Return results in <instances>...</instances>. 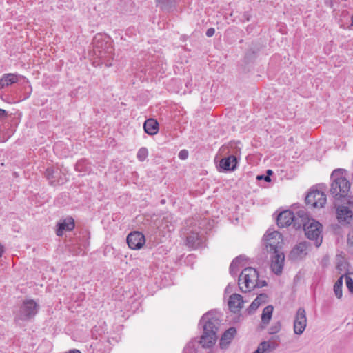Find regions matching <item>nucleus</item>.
<instances>
[{
	"instance_id": "nucleus-36",
	"label": "nucleus",
	"mask_w": 353,
	"mask_h": 353,
	"mask_svg": "<svg viewBox=\"0 0 353 353\" xmlns=\"http://www.w3.org/2000/svg\"><path fill=\"white\" fill-rule=\"evenodd\" d=\"M184 353H196L194 343L192 342L189 343L184 348Z\"/></svg>"
},
{
	"instance_id": "nucleus-4",
	"label": "nucleus",
	"mask_w": 353,
	"mask_h": 353,
	"mask_svg": "<svg viewBox=\"0 0 353 353\" xmlns=\"http://www.w3.org/2000/svg\"><path fill=\"white\" fill-rule=\"evenodd\" d=\"M93 50L96 56L104 61L105 66L109 67L112 64L111 60L113 59L112 46L101 38V36H96L93 39Z\"/></svg>"
},
{
	"instance_id": "nucleus-19",
	"label": "nucleus",
	"mask_w": 353,
	"mask_h": 353,
	"mask_svg": "<svg viewBox=\"0 0 353 353\" xmlns=\"http://www.w3.org/2000/svg\"><path fill=\"white\" fill-rule=\"evenodd\" d=\"M236 333V330L231 327L225 330L221 337L219 345L221 349H225L230 343Z\"/></svg>"
},
{
	"instance_id": "nucleus-30",
	"label": "nucleus",
	"mask_w": 353,
	"mask_h": 353,
	"mask_svg": "<svg viewBox=\"0 0 353 353\" xmlns=\"http://www.w3.org/2000/svg\"><path fill=\"white\" fill-rule=\"evenodd\" d=\"M66 230V220L64 219L61 222L57 223V229L56 234L57 236H61L63 234V231Z\"/></svg>"
},
{
	"instance_id": "nucleus-18",
	"label": "nucleus",
	"mask_w": 353,
	"mask_h": 353,
	"mask_svg": "<svg viewBox=\"0 0 353 353\" xmlns=\"http://www.w3.org/2000/svg\"><path fill=\"white\" fill-rule=\"evenodd\" d=\"M243 296L239 294H232L228 300V307L233 313H236L243 307Z\"/></svg>"
},
{
	"instance_id": "nucleus-31",
	"label": "nucleus",
	"mask_w": 353,
	"mask_h": 353,
	"mask_svg": "<svg viewBox=\"0 0 353 353\" xmlns=\"http://www.w3.org/2000/svg\"><path fill=\"white\" fill-rule=\"evenodd\" d=\"M260 306V303H258V301L254 300L252 303L250 304L249 307L246 310V312L248 314H252L255 312V311L258 309V307Z\"/></svg>"
},
{
	"instance_id": "nucleus-55",
	"label": "nucleus",
	"mask_w": 353,
	"mask_h": 353,
	"mask_svg": "<svg viewBox=\"0 0 353 353\" xmlns=\"http://www.w3.org/2000/svg\"><path fill=\"white\" fill-rule=\"evenodd\" d=\"M183 40H185V36H183Z\"/></svg>"
},
{
	"instance_id": "nucleus-13",
	"label": "nucleus",
	"mask_w": 353,
	"mask_h": 353,
	"mask_svg": "<svg viewBox=\"0 0 353 353\" xmlns=\"http://www.w3.org/2000/svg\"><path fill=\"white\" fill-rule=\"evenodd\" d=\"M126 241L129 248L132 250L141 248L145 242L144 235L138 231L130 232L128 235Z\"/></svg>"
},
{
	"instance_id": "nucleus-9",
	"label": "nucleus",
	"mask_w": 353,
	"mask_h": 353,
	"mask_svg": "<svg viewBox=\"0 0 353 353\" xmlns=\"http://www.w3.org/2000/svg\"><path fill=\"white\" fill-rule=\"evenodd\" d=\"M336 208V214L338 221L341 225H351L353 223V212L347 207L344 205H337L334 203Z\"/></svg>"
},
{
	"instance_id": "nucleus-51",
	"label": "nucleus",
	"mask_w": 353,
	"mask_h": 353,
	"mask_svg": "<svg viewBox=\"0 0 353 353\" xmlns=\"http://www.w3.org/2000/svg\"><path fill=\"white\" fill-rule=\"evenodd\" d=\"M351 26H353V14L351 17Z\"/></svg>"
},
{
	"instance_id": "nucleus-6",
	"label": "nucleus",
	"mask_w": 353,
	"mask_h": 353,
	"mask_svg": "<svg viewBox=\"0 0 353 353\" xmlns=\"http://www.w3.org/2000/svg\"><path fill=\"white\" fill-rule=\"evenodd\" d=\"M263 241L268 253L282 250L283 236L278 231L268 230L263 237Z\"/></svg>"
},
{
	"instance_id": "nucleus-47",
	"label": "nucleus",
	"mask_w": 353,
	"mask_h": 353,
	"mask_svg": "<svg viewBox=\"0 0 353 353\" xmlns=\"http://www.w3.org/2000/svg\"><path fill=\"white\" fill-rule=\"evenodd\" d=\"M68 353H81L79 350L73 349L68 352Z\"/></svg>"
},
{
	"instance_id": "nucleus-8",
	"label": "nucleus",
	"mask_w": 353,
	"mask_h": 353,
	"mask_svg": "<svg viewBox=\"0 0 353 353\" xmlns=\"http://www.w3.org/2000/svg\"><path fill=\"white\" fill-rule=\"evenodd\" d=\"M305 203L312 208H323L326 203V195L322 191L312 189L306 195Z\"/></svg>"
},
{
	"instance_id": "nucleus-43",
	"label": "nucleus",
	"mask_w": 353,
	"mask_h": 353,
	"mask_svg": "<svg viewBox=\"0 0 353 353\" xmlns=\"http://www.w3.org/2000/svg\"><path fill=\"white\" fill-rule=\"evenodd\" d=\"M215 30L214 28H210L206 31V36L208 37H211L214 34Z\"/></svg>"
},
{
	"instance_id": "nucleus-1",
	"label": "nucleus",
	"mask_w": 353,
	"mask_h": 353,
	"mask_svg": "<svg viewBox=\"0 0 353 353\" xmlns=\"http://www.w3.org/2000/svg\"><path fill=\"white\" fill-rule=\"evenodd\" d=\"M220 325L221 319L216 310H210L202 316L199 325L203 327V334L199 341L203 347L210 348L215 344Z\"/></svg>"
},
{
	"instance_id": "nucleus-33",
	"label": "nucleus",
	"mask_w": 353,
	"mask_h": 353,
	"mask_svg": "<svg viewBox=\"0 0 353 353\" xmlns=\"http://www.w3.org/2000/svg\"><path fill=\"white\" fill-rule=\"evenodd\" d=\"M281 328V323L280 321L276 322L273 325H272L269 330V333L270 334H274L278 333Z\"/></svg>"
},
{
	"instance_id": "nucleus-32",
	"label": "nucleus",
	"mask_w": 353,
	"mask_h": 353,
	"mask_svg": "<svg viewBox=\"0 0 353 353\" xmlns=\"http://www.w3.org/2000/svg\"><path fill=\"white\" fill-rule=\"evenodd\" d=\"M105 330L103 327L101 326H94L92 330V338L97 339V336H100L102 333H104Z\"/></svg>"
},
{
	"instance_id": "nucleus-3",
	"label": "nucleus",
	"mask_w": 353,
	"mask_h": 353,
	"mask_svg": "<svg viewBox=\"0 0 353 353\" xmlns=\"http://www.w3.org/2000/svg\"><path fill=\"white\" fill-rule=\"evenodd\" d=\"M75 228L74 219L71 216H68V242H70V246L77 245V248L75 247L70 248V252L74 254H79L83 252V248H85L87 243L86 234L85 232H79V233L72 232V230ZM69 245L68 244V247Z\"/></svg>"
},
{
	"instance_id": "nucleus-50",
	"label": "nucleus",
	"mask_w": 353,
	"mask_h": 353,
	"mask_svg": "<svg viewBox=\"0 0 353 353\" xmlns=\"http://www.w3.org/2000/svg\"><path fill=\"white\" fill-rule=\"evenodd\" d=\"M341 265H340V264H339V265H337V268H338L339 270H342V267H341Z\"/></svg>"
},
{
	"instance_id": "nucleus-29",
	"label": "nucleus",
	"mask_w": 353,
	"mask_h": 353,
	"mask_svg": "<svg viewBox=\"0 0 353 353\" xmlns=\"http://www.w3.org/2000/svg\"><path fill=\"white\" fill-rule=\"evenodd\" d=\"M148 155V151L146 148H141L137 152V157L140 161H143Z\"/></svg>"
},
{
	"instance_id": "nucleus-41",
	"label": "nucleus",
	"mask_w": 353,
	"mask_h": 353,
	"mask_svg": "<svg viewBox=\"0 0 353 353\" xmlns=\"http://www.w3.org/2000/svg\"><path fill=\"white\" fill-rule=\"evenodd\" d=\"M256 179L259 180V181L264 180V181H265L267 182H270L271 181L270 176H266V175H263V174L258 175L256 176Z\"/></svg>"
},
{
	"instance_id": "nucleus-53",
	"label": "nucleus",
	"mask_w": 353,
	"mask_h": 353,
	"mask_svg": "<svg viewBox=\"0 0 353 353\" xmlns=\"http://www.w3.org/2000/svg\"><path fill=\"white\" fill-rule=\"evenodd\" d=\"M230 285H228L225 289L226 292H228V290H230V288H229Z\"/></svg>"
},
{
	"instance_id": "nucleus-15",
	"label": "nucleus",
	"mask_w": 353,
	"mask_h": 353,
	"mask_svg": "<svg viewBox=\"0 0 353 353\" xmlns=\"http://www.w3.org/2000/svg\"><path fill=\"white\" fill-rule=\"evenodd\" d=\"M279 336H275L268 341H262L253 353H270L279 346Z\"/></svg>"
},
{
	"instance_id": "nucleus-38",
	"label": "nucleus",
	"mask_w": 353,
	"mask_h": 353,
	"mask_svg": "<svg viewBox=\"0 0 353 353\" xmlns=\"http://www.w3.org/2000/svg\"><path fill=\"white\" fill-rule=\"evenodd\" d=\"M268 285V283L265 280H259L258 278V281L254 283V288H260L262 287H265Z\"/></svg>"
},
{
	"instance_id": "nucleus-48",
	"label": "nucleus",
	"mask_w": 353,
	"mask_h": 353,
	"mask_svg": "<svg viewBox=\"0 0 353 353\" xmlns=\"http://www.w3.org/2000/svg\"><path fill=\"white\" fill-rule=\"evenodd\" d=\"M3 245L0 243V257H1L2 254H3Z\"/></svg>"
},
{
	"instance_id": "nucleus-20",
	"label": "nucleus",
	"mask_w": 353,
	"mask_h": 353,
	"mask_svg": "<svg viewBox=\"0 0 353 353\" xmlns=\"http://www.w3.org/2000/svg\"><path fill=\"white\" fill-rule=\"evenodd\" d=\"M202 243L201 236L197 232L191 231L186 237V245L193 249L198 248Z\"/></svg>"
},
{
	"instance_id": "nucleus-2",
	"label": "nucleus",
	"mask_w": 353,
	"mask_h": 353,
	"mask_svg": "<svg viewBox=\"0 0 353 353\" xmlns=\"http://www.w3.org/2000/svg\"><path fill=\"white\" fill-rule=\"evenodd\" d=\"M346 170L337 168L333 170L330 179L332 181L330 193L335 201H342L343 199H347V204L351 205L353 202L348 197L351 183L346 179Z\"/></svg>"
},
{
	"instance_id": "nucleus-24",
	"label": "nucleus",
	"mask_w": 353,
	"mask_h": 353,
	"mask_svg": "<svg viewBox=\"0 0 353 353\" xmlns=\"http://www.w3.org/2000/svg\"><path fill=\"white\" fill-rule=\"evenodd\" d=\"M273 306L268 305L266 306L262 312L261 314V322L264 325H268L272 318V312H273Z\"/></svg>"
},
{
	"instance_id": "nucleus-45",
	"label": "nucleus",
	"mask_w": 353,
	"mask_h": 353,
	"mask_svg": "<svg viewBox=\"0 0 353 353\" xmlns=\"http://www.w3.org/2000/svg\"><path fill=\"white\" fill-rule=\"evenodd\" d=\"M238 272V268L236 267H233V268L232 269L231 268V265H230V273L232 275V276H234Z\"/></svg>"
},
{
	"instance_id": "nucleus-40",
	"label": "nucleus",
	"mask_w": 353,
	"mask_h": 353,
	"mask_svg": "<svg viewBox=\"0 0 353 353\" xmlns=\"http://www.w3.org/2000/svg\"><path fill=\"white\" fill-rule=\"evenodd\" d=\"M188 157V152L185 150H183L181 151H180V152L179 153V157L181 159H186Z\"/></svg>"
},
{
	"instance_id": "nucleus-11",
	"label": "nucleus",
	"mask_w": 353,
	"mask_h": 353,
	"mask_svg": "<svg viewBox=\"0 0 353 353\" xmlns=\"http://www.w3.org/2000/svg\"><path fill=\"white\" fill-rule=\"evenodd\" d=\"M270 254H271V270L274 274L279 275L282 273L283 269L285 254L283 250Z\"/></svg>"
},
{
	"instance_id": "nucleus-14",
	"label": "nucleus",
	"mask_w": 353,
	"mask_h": 353,
	"mask_svg": "<svg viewBox=\"0 0 353 353\" xmlns=\"http://www.w3.org/2000/svg\"><path fill=\"white\" fill-rule=\"evenodd\" d=\"M238 159L234 155H229L222 158L217 166L220 172H232L234 171L237 168Z\"/></svg>"
},
{
	"instance_id": "nucleus-16",
	"label": "nucleus",
	"mask_w": 353,
	"mask_h": 353,
	"mask_svg": "<svg viewBox=\"0 0 353 353\" xmlns=\"http://www.w3.org/2000/svg\"><path fill=\"white\" fill-rule=\"evenodd\" d=\"M294 219V213L290 210H285L280 212L276 216V223L279 228H285L290 225Z\"/></svg>"
},
{
	"instance_id": "nucleus-26",
	"label": "nucleus",
	"mask_w": 353,
	"mask_h": 353,
	"mask_svg": "<svg viewBox=\"0 0 353 353\" xmlns=\"http://www.w3.org/2000/svg\"><path fill=\"white\" fill-rule=\"evenodd\" d=\"M304 224H306V221L304 219H301L299 218H296L294 215V219H293V222L291 225L296 230H299L301 228L304 229Z\"/></svg>"
},
{
	"instance_id": "nucleus-39",
	"label": "nucleus",
	"mask_w": 353,
	"mask_h": 353,
	"mask_svg": "<svg viewBox=\"0 0 353 353\" xmlns=\"http://www.w3.org/2000/svg\"><path fill=\"white\" fill-rule=\"evenodd\" d=\"M54 171L51 168H48L46 171V176L48 179H53L55 176H54Z\"/></svg>"
},
{
	"instance_id": "nucleus-44",
	"label": "nucleus",
	"mask_w": 353,
	"mask_h": 353,
	"mask_svg": "<svg viewBox=\"0 0 353 353\" xmlns=\"http://www.w3.org/2000/svg\"><path fill=\"white\" fill-rule=\"evenodd\" d=\"M7 116H8V112L3 109H0V119H5L7 117Z\"/></svg>"
},
{
	"instance_id": "nucleus-7",
	"label": "nucleus",
	"mask_w": 353,
	"mask_h": 353,
	"mask_svg": "<svg viewBox=\"0 0 353 353\" xmlns=\"http://www.w3.org/2000/svg\"><path fill=\"white\" fill-rule=\"evenodd\" d=\"M321 228L322 225L314 219H311L306 222V224H304L303 230L305 236L310 240H314L315 246L317 248L322 243Z\"/></svg>"
},
{
	"instance_id": "nucleus-49",
	"label": "nucleus",
	"mask_w": 353,
	"mask_h": 353,
	"mask_svg": "<svg viewBox=\"0 0 353 353\" xmlns=\"http://www.w3.org/2000/svg\"><path fill=\"white\" fill-rule=\"evenodd\" d=\"M266 173H267V175H266V176H270V175H271V174H272L273 172H272V170H267V172H266Z\"/></svg>"
},
{
	"instance_id": "nucleus-54",
	"label": "nucleus",
	"mask_w": 353,
	"mask_h": 353,
	"mask_svg": "<svg viewBox=\"0 0 353 353\" xmlns=\"http://www.w3.org/2000/svg\"><path fill=\"white\" fill-rule=\"evenodd\" d=\"M165 203V200L164 199L161 200V203Z\"/></svg>"
},
{
	"instance_id": "nucleus-22",
	"label": "nucleus",
	"mask_w": 353,
	"mask_h": 353,
	"mask_svg": "<svg viewBox=\"0 0 353 353\" xmlns=\"http://www.w3.org/2000/svg\"><path fill=\"white\" fill-rule=\"evenodd\" d=\"M18 81L17 75L12 73L5 74L0 79V90L9 86Z\"/></svg>"
},
{
	"instance_id": "nucleus-12",
	"label": "nucleus",
	"mask_w": 353,
	"mask_h": 353,
	"mask_svg": "<svg viewBox=\"0 0 353 353\" xmlns=\"http://www.w3.org/2000/svg\"><path fill=\"white\" fill-rule=\"evenodd\" d=\"M307 325L306 312L304 308L299 307L294 321V332L296 334L301 335Z\"/></svg>"
},
{
	"instance_id": "nucleus-42",
	"label": "nucleus",
	"mask_w": 353,
	"mask_h": 353,
	"mask_svg": "<svg viewBox=\"0 0 353 353\" xmlns=\"http://www.w3.org/2000/svg\"><path fill=\"white\" fill-rule=\"evenodd\" d=\"M348 244L353 245V230L350 231L347 235Z\"/></svg>"
},
{
	"instance_id": "nucleus-23",
	"label": "nucleus",
	"mask_w": 353,
	"mask_h": 353,
	"mask_svg": "<svg viewBox=\"0 0 353 353\" xmlns=\"http://www.w3.org/2000/svg\"><path fill=\"white\" fill-rule=\"evenodd\" d=\"M155 1L161 10L168 12L174 8L176 3V0H155Z\"/></svg>"
},
{
	"instance_id": "nucleus-5",
	"label": "nucleus",
	"mask_w": 353,
	"mask_h": 353,
	"mask_svg": "<svg viewBox=\"0 0 353 353\" xmlns=\"http://www.w3.org/2000/svg\"><path fill=\"white\" fill-rule=\"evenodd\" d=\"M259 273L252 267L243 270L239 276V286L242 292H250L254 289V283L258 281Z\"/></svg>"
},
{
	"instance_id": "nucleus-52",
	"label": "nucleus",
	"mask_w": 353,
	"mask_h": 353,
	"mask_svg": "<svg viewBox=\"0 0 353 353\" xmlns=\"http://www.w3.org/2000/svg\"><path fill=\"white\" fill-rule=\"evenodd\" d=\"M230 285H228L225 289L226 292H228V290H230V288H229Z\"/></svg>"
},
{
	"instance_id": "nucleus-28",
	"label": "nucleus",
	"mask_w": 353,
	"mask_h": 353,
	"mask_svg": "<svg viewBox=\"0 0 353 353\" xmlns=\"http://www.w3.org/2000/svg\"><path fill=\"white\" fill-rule=\"evenodd\" d=\"M296 218H299L301 219H304L307 222V221L311 220L312 218H310L305 209L304 208H302L301 209H299L296 212Z\"/></svg>"
},
{
	"instance_id": "nucleus-46",
	"label": "nucleus",
	"mask_w": 353,
	"mask_h": 353,
	"mask_svg": "<svg viewBox=\"0 0 353 353\" xmlns=\"http://www.w3.org/2000/svg\"><path fill=\"white\" fill-rule=\"evenodd\" d=\"M324 3L329 7H332L333 0H324Z\"/></svg>"
},
{
	"instance_id": "nucleus-10",
	"label": "nucleus",
	"mask_w": 353,
	"mask_h": 353,
	"mask_svg": "<svg viewBox=\"0 0 353 353\" xmlns=\"http://www.w3.org/2000/svg\"><path fill=\"white\" fill-rule=\"evenodd\" d=\"M37 313V304L33 300L25 301L20 308L18 318L21 320H28Z\"/></svg>"
},
{
	"instance_id": "nucleus-37",
	"label": "nucleus",
	"mask_w": 353,
	"mask_h": 353,
	"mask_svg": "<svg viewBox=\"0 0 353 353\" xmlns=\"http://www.w3.org/2000/svg\"><path fill=\"white\" fill-rule=\"evenodd\" d=\"M267 294L265 293H261L259 295H258L254 300L256 301L258 300V303H260L261 305V303H265L267 301Z\"/></svg>"
},
{
	"instance_id": "nucleus-21",
	"label": "nucleus",
	"mask_w": 353,
	"mask_h": 353,
	"mask_svg": "<svg viewBox=\"0 0 353 353\" xmlns=\"http://www.w3.org/2000/svg\"><path fill=\"white\" fill-rule=\"evenodd\" d=\"M143 128L148 134L154 135L158 132L159 123L154 119H148L144 122Z\"/></svg>"
},
{
	"instance_id": "nucleus-34",
	"label": "nucleus",
	"mask_w": 353,
	"mask_h": 353,
	"mask_svg": "<svg viewBox=\"0 0 353 353\" xmlns=\"http://www.w3.org/2000/svg\"><path fill=\"white\" fill-rule=\"evenodd\" d=\"M345 284L349 292L353 294V279L352 277L345 274Z\"/></svg>"
},
{
	"instance_id": "nucleus-17",
	"label": "nucleus",
	"mask_w": 353,
	"mask_h": 353,
	"mask_svg": "<svg viewBox=\"0 0 353 353\" xmlns=\"http://www.w3.org/2000/svg\"><path fill=\"white\" fill-rule=\"evenodd\" d=\"M310 245V243L307 241L300 242L292 249L290 252V256L294 259H301L307 255V249Z\"/></svg>"
},
{
	"instance_id": "nucleus-27",
	"label": "nucleus",
	"mask_w": 353,
	"mask_h": 353,
	"mask_svg": "<svg viewBox=\"0 0 353 353\" xmlns=\"http://www.w3.org/2000/svg\"><path fill=\"white\" fill-rule=\"evenodd\" d=\"M75 169L78 172H85L88 170V163L85 160H80L75 164Z\"/></svg>"
},
{
	"instance_id": "nucleus-35",
	"label": "nucleus",
	"mask_w": 353,
	"mask_h": 353,
	"mask_svg": "<svg viewBox=\"0 0 353 353\" xmlns=\"http://www.w3.org/2000/svg\"><path fill=\"white\" fill-rule=\"evenodd\" d=\"M245 259V256L240 255L237 257H236L231 263V268L232 269L233 267L238 268L240 263Z\"/></svg>"
},
{
	"instance_id": "nucleus-25",
	"label": "nucleus",
	"mask_w": 353,
	"mask_h": 353,
	"mask_svg": "<svg viewBox=\"0 0 353 353\" xmlns=\"http://www.w3.org/2000/svg\"><path fill=\"white\" fill-rule=\"evenodd\" d=\"M345 276V275H341L336 281V283L334 285V292L335 294V296L338 299H341L343 295L342 292V286H343V279Z\"/></svg>"
}]
</instances>
